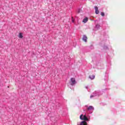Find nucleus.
Masks as SVG:
<instances>
[{
  "label": "nucleus",
  "mask_w": 125,
  "mask_h": 125,
  "mask_svg": "<svg viewBox=\"0 0 125 125\" xmlns=\"http://www.w3.org/2000/svg\"><path fill=\"white\" fill-rule=\"evenodd\" d=\"M80 119L81 120H83V121H82L81 122H78L77 123V125H87V122L89 120L88 118H87V117H86V115H83L82 114L80 116Z\"/></svg>",
  "instance_id": "1"
},
{
  "label": "nucleus",
  "mask_w": 125,
  "mask_h": 125,
  "mask_svg": "<svg viewBox=\"0 0 125 125\" xmlns=\"http://www.w3.org/2000/svg\"><path fill=\"white\" fill-rule=\"evenodd\" d=\"M107 88H105L104 89L102 90V91L100 90H97L94 92L90 96V98H93V97H95V96H99L101 95L103 92H104L105 90H107Z\"/></svg>",
  "instance_id": "2"
},
{
  "label": "nucleus",
  "mask_w": 125,
  "mask_h": 125,
  "mask_svg": "<svg viewBox=\"0 0 125 125\" xmlns=\"http://www.w3.org/2000/svg\"><path fill=\"white\" fill-rule=\"evenodd\" d=\"M85 107H86L87 111H90L89 114H92L93 113V111H94V107L92 105H90L88 106L87 105H85Z\"/></svg>",
  "instance_id": "3"
},
{
  "label": "nucleus",
  "mask_w": 125,
  "mask_h": 125,
  "mask_svg": "<svg viewBox=\"0 0 125 125\" xmlns=\"http://www.w3.org/2000/svg\"><path fill=\"white\" fill-rule=\"evenodd\" d=\"M70 85H75L76 83H77V82L76 81V79L74 78H72L70 79V81L69 82Z\"/></svg>",
  "instance_id": "4"
},
{
  "label": "nucleus",
  "mask_w": 125,
  "mask_h": 125,
  "mask_svg": "<svg viewBox=\"0 0 125 125\" xmlns=\"http://www.w3.org/2000/svg\"><path fill=\"white\" fill-rule=\"evenodd\" d=\"M82 40L83 42H87V37L85 35H83Z\"/></svg>",
  "instance_id": "5"
},
{
  "label": "nucleus",
  "mask_w": 125,
  "mask_h": 125,
  "mask_svg": "<svg viewBox=\"0 0 125 125\" xmlns=\"http://www.w3.org/2000/svg\"><path fill=\"white\" fill-rule=\"evenodd\" d=\"M95 10L96 14H99V10H98V6H95Z\"/></svg>",
  "instance_id": "6"
},
{
  "label": "nucleus",
  "mask_w": 125,
  "mask_h": 125,
  "mask_svg": "<svg viewBox=\"0 0 125 125\" xmlns=\"http://www.w3.org/2000/svg\"><path fill=\"white\" fill-rule=\"evenodd\" d=\"M95 30L96 31H97L98 30H99V29H100V24H97L95 26Z\"/></svg>",
  "instance_id": "7"
},
{
  "label": "nucleus",
  "mask_w": 125,
  "mask_h": 125,
  "mask_svg": "<svg viewBox=\"0 0 125 125\" xmlns=\"http://www.w3.org/2000/svg\"><path fill=\"white\" fill-rule=\"evenodd\" d=\"M103 36H104V38H107L108 37V33L107 32H104Z\"/></svg>",
  "instance_id": "8"
},
{
  "label": "nucleus",
  "mask_w": 125,
  "mask_h": 125,
  "mask_svg": "<svg viewBox=\"0 0 125 125\" xmlns=\"http://www.w3.org/2000/svg\"><path fill=\"white\" fill-rule=\"evenodd\" d=\"M88 21V18L86 17L83 19V23H86V22H87Z\"/></svg>",
  "instance_id": "9"
},
{
  "label": "nucleus",
  "mask_w": 125,
  "mask_h": 125,
  "mask_svg": "<svg viewBox=\"0 0 125 125\" xmlns=\"http://www.w3.org/2000/svg\"><path fill=\"white\" fill-rule=\"evenodd\" d=\"M89 78L91 80H94V79L95 78V76H94V75L89 76Z\"/></svg>",
  "instance_id": "10"
},
{
  "label": "nucleus",
  "mask_w": 125,
  "mask_h": 125,
  "mask_svg": "<svg viewBox=\"0 0 125 125\" xmlns=\"http://www.w3.org/2000/svg\"><path fill=\"white\" fill-rule=\"evenodd\" d=\"M19 38H20V39H22V38H23V35H22V33H21L19 34Z\"/></svg>",
  "instance_id": "11"
},
{
  "label": "nucleus",
  "mask_w": 125,
  "mask_h": 125,
  "mask_svg": "<svg viewBox=\"0 0 125 125\" xmlns=\"http://www.w3.org/2000/svg\"><path fill=\"white\" fill-rule=\"evenodd\" d=\"M101 15L103 17H104V16H105V13H104V12H101Z\"/></svg>",
  "instance_id": "12"
},
{
  "label": "nucleus",
  "mask_w": 125,
  "mask_h": 125,
  "mask_svg": "<svg viewBox=\"0 0 125 125\" xmlns=\"http://www.w3.org/2000/svg\"><path fill=\"white\" fill-rule=\"evenodd\" d=\"M103 48L104 49H108V46H104Z\"/></svg>",
  "instance_id": "13"
},
{
  "label": "nucleus",
  "mask_w": 125,
  "mask_h": 125,
  "mask_svg": "<svg viewBox=\"0 0 125 125\" xmlns=\"http://www.w3.org/2000/svg\"><path fill=\"white\" fill-rule=\"evenodd\" d=\"M108 80V76H106L105 78H104V81H107Z\"/></svg>",
  "instance_id": "14"
},
{
  "label": "nucleus",
  "mask_w": 125,
  "mask_h": 125,
  "mask_svg": "<svg viewBox=\"0 0 125 125\" xmlns=\"http://www.w3.org/2000/svg\"><path fill=\"white\" fill-rule=\"evenodd\" d=\"M80 12H81V9H79L78 10V13H80Z\"/></svg>",
  "instance_id": "15"
},
{
  "label": "nucleus",
  "mask_w": 125,
  "mask_h": 125,
  "mask_svg": "<svg viewBox=\"0 0 125 125\" xmlns=\"http://www.w3.org/2000/svg\"><path fill=\"white\" fill-rule=\"evenodd\" d=\"M85 87H86V88L87 89L88 88V86H86Z\"/></svg>",
  "instance_id": "16"
},
{
  "label": "nucleus",
  "mask_w": 125,
  "mask_h": 125,
  "mask_svg": "<svg viewBox=\"0 0 125 125\" xmlns=\"http://www.w3.org/2000/svg\"><path fill=\"white\" fill-rule=\"evenodd\" d=\"M72 22H73V23H74V21H73V20H72Z\"/></svg>",
  "instance_id": "17"
}]
</instances>
